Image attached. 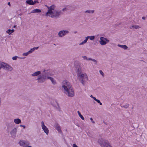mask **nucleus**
<instances>
[{"instance_id": "nucleus-1", "label": "nucleus", "mask_w": 147, "mask_h": 147, "mask_svg": "<svg viewBox=\"0 0 147 147\" xmlns=\"http://www.w3.org/2000/svg\"><path fill=\"white\" fill-rule=\"evenodd\" d=\"M62 88H63L64 93L67 96L72 97L75 96V92L71 84L66 80L61 83Z\"/></svg>"}, {"instance_id": "nucleus-2", "label": "nucleus", "mask_w": 147, "mask_h": 147, "mask_svg": "<svg viewBox=\"0 0 147 147\" xmlns=\"http://www.w3.org/2000/svg\"><path fill=\"white\" fill-rule=\"evenodd\" d=\"M53 8L50 11L47 12L46 13L47 16L51 17L53 18H57L59 17L62 12L61 11H57Z\"/></svg>"}, {"instance_id": "nucleus-3", "label": "nucleus", "mask_w": 147, "mask_h": 147, "mask_svg": "<svg viewBox=\"0 0 147 147\" xmlns=\"http://www.w3.org/2000/svg\"><path fill=\"white\" fill-rule=\"evenodd\" d=\"M98 143L102 147H112L107 140L101 138L98 140Z\"/></svg>"}, {"instance_id": "nucleus-4", "label": "nucleus", "mask_w": 147, "mask_h": 147, "mask_svg": "<svg viewBox=\"0 0 147 147\" xmlns=\"http://www.w3.org/2000/svg\"><path fill=\"white\" fill-rule=\"evenodd\" d=\"M78 77L79 81L84 86L86 81L88 79V76L86 74H82V75H80Z\"/></svg>"}, {"instance_id": "nucleus-5", "label": "nucleus", "mask_w": 147, "mask_h": 147, "mask_svg": "<svg viewBox=\"0 0 147 147\" xmlns=\"http://www.w3.org/2000/svg\"><path fill=\"white\" fill-rule=\"evenodd\" d=\"M1 68L9 71H11L13 69V68L9 65L4 62H0V69Z\"/></svg>"}, {"instance_id": "nucleus-6", "label": "nucleus", "mask_w": 147, "mask_h": 147, "mask_svg": "<svg viewBox=\"0 0 147 147\" xmlns=\"http://www.w3.org/2000/svg\"><path fill=\"white\" fill-rule=\"evenodd\" d=\"M47 79L46 76L42 74L38 76L36 80L37 81L38 83H44Z\"/></svg>"}, {"instance_id": "nucleus-7", "label": "nucleus", "mask_w": 147, "mask_h": 147, "mask_svg": "<svg viewBox=\"0 0 147 147\" xmlns=\"http://www.w3.org/2000/svg\"><path fill=\"white\" fill-rule=\"evenodd\" d=\"M109 42V40L107 38H104L103 37H101L100 38L99 42L102 45H104L106 44Z\"/></svg>"}, {"instance_id": "nucleus-8", "label": "nucleus", "mask_w": 147, "mask_h": 147, "mask_svg": "<svg viewBox=\"0 0 147 147\" xmlns=\"http://www.w3.org/2000/svg\"><path fill=\"white\" fill-rule=\"evenodd\" d=\"M69 32L67 30H62L59 31L58 35L60 37H62L66 35L69 33Z\"/></svg>"}, {"instance_id": "nucleus-9", "label": "nucleus", "mask_w": 147, "mask_h": 147, "mask_svg": "<svg viewBox=\"0 0 147 147\" xmlns=\"http://www.w3.org/2000/svg\"><path fill=\"white\" fill-rule=\"evenodd\" d=\"M29 144L28 141L23 140H20L19 142V144L20 145L23 147H27L29 145Z\"/></svg>"}, {"instance_id": "nucleus-10", "label": "nucleus", "mask_w": 147, "mask_h": 147, "mask_svg": "<svg viewBox=\"0 0 147 147\" xmlns=\"http://www.w3.org/2000/svg\"><path fill=\"white\" fill-rule=\"evenodd\" d=\"M41 127L42 129L44 132L47 135H48L49 133V130L47 127L45 125L43 121H42L41 122Z\"/></svg>"}, {"instance_id": "nucleus-11", "label": "nucleus", "mask_w": 147, "mask_h": 147, "mask_svg": "<svg viewBox=\"0 0 147 147\" xmlns=\"http://www.w3.org/2000/svg\"><path fill=\"white\" fill-rule=\"evenodd\" d=\"M42 74L45 76L47 79V78L48 77H50L49 76L51 75V74L49 70L45 69L43 70Z\"/></svg>"}, {"instance_id": "nucleus-12", "label": "nucleus", "mask_w": 147, "mask_h": 147, "mask_svg": "<svg viewBox=\"0 0 147 147\" xmlns=\"http://www.w3.org/2000/svg\"><path fill=\"white\" fill-rule=\"evenodd\" d=\"M17 132L16 128L14 127L10 132V134L12 137L15 138L16 137V135Z\"/></svg>"}, {"instance_id": "nucleus-13", "label": "nucleus", "mask_w": 147, "mask_h": 147, "mask_svg": "<svg viewBox=\"0 0 147 147\" xmlns=\"http://www.w3.org/2000/svg\"><path fill=\"white\" fill-rule=\"evenodd\" d=\"M41 74V71H37L32 74L31 75L32 77L37 76Z\"/></svg>"}, {"instance_id": "nucleus-14", "label": "nucleus", "mask_w": 147, "mask_h": 147, "mask_svg": "<svg viewBox=\"0 0 147 147\" xmlns=\"http://www.w3.org/2000/svg\"><path fill=\"white\" fill-rule=\"evenodd\" d=\"M47 79H49L51 81L52 84L53 85H55L57 83L56 81L53 78L50 77H48Z\"/></svg>"}, {"instance_id": "nucleus-15", "label": "nucleus", "mask_w": 147, "mask_h": 147, "mask_svg": "<svg viewBox=\"0 0 147 147\" xmlns=\"http://www.w3.org/2000/svg\"><path fill=\"white\" fill-rule=\"evenodd\" d=\"M77 74V76H79L80 75H82L83 74L82 73L81 69L80 68H78L76 71Z\"/></svg>"}, {"instance_id": "nucleus-16", "label": "nucleus", "mask_w": 147, "mask_h": 147, "mask_svg": "<svg viewBox=\"0 0 147 147\" xmlns=\"http://www.w3.org/2000/svg\"><path fill=\"white\" fill-rule=\"evenodd\" d=\"M45 6L48 9L47 12H48L49 11H50L51 9H53V8H55V5H52L50 7H49L47 5H45Z\"/></svg>"}, {"instance_id": "nucleus-17", "label": "nucleus", "mask_w": 147, "mask_h": 147, "mask_svg": "<svg viewBox=\"0 0 147 147\" xmlns=\"http://www.w3.org/2000/svg\"><path fill=\"white\" fill-rule=\"evenodd\" d=\"M14 122L16 124H18L21 123V121L19 118L15 119L13 120Z\"/></svg>"}, {"instance_id": "nucleus-18", "label": "nucleus", "mask_w": 147, "mask_h": 147, "mask_svg": "<svg viewBox=\"0 0 147 147\" xmlns=\"http://www.w3.org/2000/svg\"><path fill=\"white\" fill-rule=\"evenodd\" d=\"M88 37H86L85 38V39L82 42L79 43V45H84L87 41L88 40Z\"/></svg>"}, {"instance_id": "nucleus-19", "label": "nucleus", "mask_w": 147, "mask_h": 147, "mask_svg": "<svg viewBox=\"0 0 147 147\" xmlns=\"http://www.w3.org/2000/svg\"><path fill=\"white\" fill-rule=\"evenodd\" d=\"M56 129L60 133L62 134V132L61 129L60 127L58 125H56L55 126Z\"/></svg>"}, {"instance_id": "nucleus-20", "label": "nucleus", "mask_w": 147, "mask_h": 147, "mask_svg": "<svg viewBox=\"0 0 147 147\" xmlns=\"http://www.w3.org/2000/svg\"><path fill=\"white\" fill-rule=\"evenodd\" d=\"M41 12V10L39 9H36L33 10L31 13H40Z\"/></svg>"}, {"instance_id": "nucleus-21", "label": "nucleus", "mask_w": 147, "mask_h": 147, "mask_svg": "<svg viewBox=\"0 0 147 147\" xmlns=\"http://www.w3.org/2000/svg\"><path fill=\"white\" fill-rule=\"evenodd\" d=\"M94 10H87L85 11V13H88L89 14H92L94 13Z\"/></svg>"}, {"instance_id": "nucleus-22", "label": "nucleus", "mask_w": 147, "mask_h": 147, "mask_svg": "<svg viewBox=\"0 0 147 147\" xmlns=\"http://www.w3.org/2000/svg\"><path fill=\"white\" fill-rule=\"evenodd\" d=\"M26 3L29 5H33V1L32 0H28L26 1Z\"/></svg>"}, {"instance_id": "nucleus-23", "label": "nucleus", "mask_w": 147, "mask_h": 147, "mask_svg": "<svg viewBox=\"0 0 147 147\" xmlns=\"http://www.w3.org/2000/svg\"><path fill=\"white\" fill-rule=\"evenodd\" d=\"M118 46L119 47L122 48L124 49H126L127 48V47L126 45H118Z\"/></svg>"}, {"instance_id": "nucleus-24", "label": "nucleus", "mask_w": 147, "mask_h": 147, "mask_svg": "<svg viewBox=\"0 0 147 147\" xmlns=\"http://www.w3.org/2000/svg\"><path fill=\"white\" fill-rule=\"evenodd\" d=\"M120 105L122 107H124L125 108L127 109L128 108L129 105V104L127 103L125 105H122L121 104Z\"/></svg>"}, {"instance_id": "nucleus-25", "label": "nucleus", "mask_w": 147, "mask_h": 147, "mask_svg": "<svg viewBox=\"0 0 147 147\" xmlns=\"http://www.w3.org/2000/svg\"><path fill=\"white\" fill-rule=\"evenodd\" d=\"M14 31V29L10 30L8 29L6 31V32L8 34H11Z\"/></svg>"}, {"instance_id": "nucleus-26", "label": "nucleus", "mask_w": 147, "mask_h": 147, "mask_svg": "<svg viewBox=\"0 0 147 147\" xmlns=\"http://www.w3.org/2000/svg\"><path fill=\"white\" fill-rule=\"evenodd\" d=\"M77 112L79 115V116L81 118V119L82 120H84V117H83V116L82 115H81V113H80V112H79V111H78Z\"/></svg>"}, {"instance_id": "nucleus-27", "label": "nucleus", "mask_w": 147, "mask_h": 147, "mask_svg": "<svg viewBox=\"0 0 147 147\" xmlns=\"http://www.w3.org/2000/svg\"><path fill=\"white\" fill-rule=\"evenodd\" d=\"M131 27L136 29H138L140 28V26L137 25H133L131 26Z\"/></svg>"}, {"instance_id": "nucleus-28", "label": "nucleus", "mask_w": 147, "mask_h": 147, "mask_svg": "<svg viewBox=\"0 0 147 147\" xmlns=\"http://www.w3.org/2000/svg\"><path fill=\"white\" fill-rule=\"evenodd\" d=\"M87 37H88V39L89 38L91 40H93L94 39V38H95V36H87Z\"/></svg>"}, {"instance_id": "nucleus-29", "label": "nucleus", "mask_w": 147, "mask_h": 147, "mask_svg": "<svg viewBox=\"0 0 147 147\" xmlns=\"http://www.w3.org/2000/svg\"><path fill=\"white\" fill-rule=\"evenodd\" d=\"M82 57L83 59L84 60H86L87 61L89 60V59H90V58H88L86 56H82Z\"/></svg>"}, {"instance_id": "nucleus-30", "label": "nucleus", "mask_w": 147, "mask_h": 147, "mask_svg": "<svg viewBox=\"0 0 147 147\" xmlns=\"http://www.w3.org/2000/svg\"><path fill=\"white\" fill-rule=\"evenodd\" d=\"M89 61H93L94 62H95L96 63H95L96 64H97V61L96 60H95V59H92L91 58H90V59H89Z\"/></svg>"}, {"instance_id": "nucleus-31", "label": "nucleus", "mask_w": 147, "mask_h": 147, "mask_svg": "<svg viewBox=\"0 0 147 147\" xmlns=\"http://www.w3.org/2000/svg\"><path fill=\"white\" fill-rule=\"evenodd\" d=\"M99 72L100 74L103 77L104 76V74L101 70H99Z\"/></svg>"}, {"instance_id": "nucleus-32", "label": "nucleus", "mask_w": 147, "mask_h": 147, "mask_svg": "<svg viewBox=\"0 0 147 147\" xmlns=\"http://www.w3.org/2000/svg\"><path fill=\"white\" fill-rule=\"evenodd\" d=\"M30 53H28V51L27 52H26V53H23V56H27L29 54H30Z\"/></svg>"}, {"instance_id": "nucleus-33", "label": "nucleus", "mask_w": 147, "mask_h": 147, "mask_svg": "<svg viewBox=\"0 0 147 147\" xmlns=\"http://www.w3.org/2000/svg\"><path fill=\"white\" fill-rule=\"evenodd\" d=\"M96 101L98 103H99V104L100 105H102V103L101 102H100V100L98 99H97Z\"/></svg>"}, {"instance_id": "nucleus-34", "label": "nucleus", "mask_w": 147, "mask_h": 147, "mask_svg": "<svg viewBox=\"0 0 147 147\" xmlns=\"http://www.w3.org/2000/svg\"><path fill=\"white\" fill-rule=\"evenodd\" d=\"M17 58V57L16 56H15L12 57V59L13 60H16Z\"/></svg>"}, {"instance_id": "nucleus-35", "label": "nucleus", "mask_w": 147, "mask_h": 147, "mask_svg": "<svg viewBox=\"0 0 147 147\" xmlns=\"http://www.w3.org/2000/svg\"><path fill=\"white\" fill-rule=\"evenodd\" d=\"M33 50L32 49V48L30 49V50L28 51V53H32L33 51Z\"/></svg>"}, {"instance_id": "nucleus-36", "label": "nucleus", "mask_w": 147, "mask_h": 147, "mask_svg": "<svg viewBox=\"0 0 147 147\" xmlns=\"http://www.w3.org/2000/svg\"><path fill=\"white\" fill-rule=\"evenodd\" d=\"M38 2L37 1H33V5H34L36 3H38Z\"/></svg>"}, {"instance_id": "nucleus-37", "label": "nucleus", "mask_w": 147, "mask_h": 147, "mask_svg": "<svg viewBox=\"0 0 147 147\" xmlns=\"http://www.w3.org/2000/svg\"><path fill=\"white\" fill-rule=\"evenodd\" d=\"M90 119L93 123H95V122L93 121V119L92 118H90Z\"/></svg>"}, {"instance_id": "nucleus-38", "label": "nucleus", "mask_w": 147, "mask_h": 147, "mask_svg": "<svg viewBox=\"0 0 147 147\" xmlns=\"http://www.w3.org/2000/svg\"><path fill=\"white\" fill-rule=\"evenodd\" d=\"M73 147H78V146L76 144H74Z\"/></svg>"}, {"instance_id": "nucleus-39", "label": "nucleus", "mask_w": 147, "mask_h": 147, "mask_svg": "<svg viewBox=\"0 0 147 147\" xmlns=\"http://www.w3.org/2000/svg\"><path fill=\"white\" fill-rule=\"evenodd\" d=\"M20 126L21 127H23L24 128H25L26 127L24 125H20Z\"/></svg>"}, {"instance_id": "nucleus-40", "label": "nucleus", "mask_w": 147, "mask_h": 147, "mask_svg": "<svg viewBox=\"0 0 147 147\" xmlns=\"http://www.w3.org/2000/svg\"><path fill=\"white\" fill-rule=\"evenodd\" d=\"M93 98L94 99V100L96 101V100H97V99H96V98L95 97H93Z\"/></svg>"}, {"instance_id": "nucleus-41", "label": "nucleus", "mask_w": 147, "mask_h": 147, "mask_svg": "<svg viewBox=\"0 0 147 147\" xmlns=\"http://www.w3.org/2000/svg\"><path fill=\"white\" fill-rule=\"evenodd\" d=\"M142 18L143 20H145L146 19V17H142Z\"/></svg>"}, {"instance_id": "nucleus-42", "label": "nucleus", "mask_w": 147, "mask_h": 147, "mask_svg": "<svg viewBox=\"0 0 147 147\" xmlns=\"http://www.w3.org/2000/svg\"><path fill=\"white\" fill-rule=\"evenodd\" d=\"M34 47V48L35 49V50L37 49L38 48V47Z\"/></svg>"}, {"instance_id": "nucleus-43", "label": "nucleus", "mask_w": 147, "mask_h": 147, "mask_svg": "<svg viewBox=\"0 0 147 147\" xmlns=\"http://www.w3.org/2000/svg\"><path fill=\"white\" fill-rule=\"evenodd\" d=\"M8 5L9 6H10V2H9L8 3Z\"/></svg>"}, {"instance_id": "nucleus-44", "label": "nucleus", "mask_w": 147, "mask_h": 147, "mask_svg": "<svg viewBox=\"0 0 147 147\" xmlns=\"http://www.w3.org/2000/svg\"><path fill=\"white\" fill-rule=\"evenodd\" d=\"M65 9H66V8H63V9L62 10H63V11H64L65 10Z\"/></svg>"}, {"instance_id": "nucleus-45", "label": "nucleus", "mask_w": 147, "mask_h": 147, "mask_svg": "<svg viewBox=\"0 0 147 147\" xmlns=\"http://www.w3.org/2000/svg\"><path fill=\"white\" fill-rule=\"evenodd\" d=\"M90 97L91 98H93V96H92V95H91L90 96Z\"/></svg>"}, {"instance_id": "nucleus-46", "label": "nucleus", "mask_w": 147, "mask_h": 147, "mask_svg": "<svg viewBox=\"0 0 147 147\" xmlns=\"http://www.w3.org/2000/svg\"><path fill=\"white\" fill-rule=\"evenodd\" d=\"M33 49V51H34L35 50V49L34 48V47L33 48H32Z\"/></svg>"}, {"instance_id": "nucleus-47", "label": "nucleus", "mask_w": 147, "mask_h": 147, "mask_svg": "<svg viewBox=\"0 0 147 147\" xmlns=\"http://www.w3.org/2000/svg\"><path fill=\"white\" fill-rule=\"evenodd\" d=\"M16 26H15H15H13V28H16Z\"/></svg>"}, {"instance_id": "nucleus-48", "label": "nucleus", "mask_w": 147, "mask_h": 147, "mask_svg": "<svg viewBox=\"0 0 147 147\" xmlns=\"http://www.w3.org/2000/svg\"><path fill=\"white\" fill-rule=\"evenodd\" d=\"M9 124H8V125H7V127L8 128V125H9Z\"/></svg>"}, {"instance_id": "nucleus-49", "label": "nucleus", "mask_w": 147, "mask_h": 147, "mask_svg": "<svg viewBox=\"0 0 147 147\" xmlns=\"http://www.w3.org/2000/svg\"><path fill=\"white\" fill-rule=\"evenodd\" d=\"M27 147H32V146H27Z\"/></svg>"}, {"instance_id": "nucleus-50", "label": "nucleus", "mask_w": 147, "mask_h": 147, "mask_svg": "<svg viewBox=\"0 0 147 147\" xmlns=\"http://www.w3.org/2000/svg\"><path fill=\"white\" fill-rule=\"evenodd\" d=\"M19 15L21 16V14H20Z\"/></svg>"}]
</instances>
